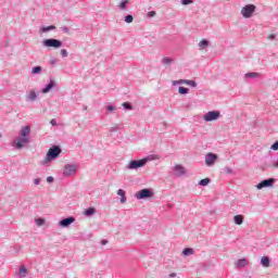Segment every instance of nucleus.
<instances>
[{
    "instance_id": "nucleus-18",
    "label": "nucleus",
    "mask_w": 278,
    "mask_h": 278,
    "mask_svg": "<svg viewBox=\"0 0 278 278\" xmlns=\"http://www.w3.org/2000/svg\"><path fill=\"white\" fill-rule=\"evenodd\" d=\"M198 47L200 48L201 51H203V49H207V47H210V41L207 39H202L198 43Z\"/></svg>"
},
{
    "instance_id": "nucleus-32",
    "label": "nucleus",
    "mask_w": 278,
    "mask_h": 278,
    "mask_svg": "<svg viewBox=\"0 0 278 278\" xmlns=\"http://www.w3.org/2000/svg\"><path fill=\"white\" fill-rule=\"evenodd\" d=\"M181 5H192L194 0H180Z\"/></svg>"
},
{
    "instance_id": "nucleus-47",
    "label": "nucleus",
    "mask_w": 278,
    "mask_h": 278,
    "mask_svg": "<svg viewBox=\"0 0 278 278\" xmlns=\"http://www.w3.org/2000/svg\"><path fill=\"white\" fill-rule=\"evenodd\" d=\"M50 125H52L53 127H55L58 125V122L55 119H51L50 121Z\"/></svg>"
},
{
    "instance_id": "nucleus-46",
    "label": "nucleus",
    "mask_w": 278,
    "mask_h": 278,
    "mask_svg": "<svg viewBox=\"0 0 278 278\" xmlns=\"http://www.w3.org/2000/svg\"><path fill=\"white\" fill-rule=\"evenodd\" d=\"M267 38H268V40H275V38H277V36L275 34H271Z\"/></svg>"
},
{
    "instance_id": "nucleus-8",
    "label": "nucleus",
    "mask_w": 278,
    "mask_h": 278,
    "mask_svg": "<svg viewBox=\"0 0 278 278\" xmlns=\"http://www.w3.org/2000/svg\"><path fill=\"white\" fill-rule=\"evenodd\" d=\"M253 12H255L254 4H248L241 9V14L243 18H251L253 16Z\"/></svg>"
},
{
    "instance_id": "nucleus-15",
    "label": "nucleus",
    "mask_w": 278,
    "mask_h": 278,
    "mask_svg": "<svg viewBox=\"0 0 278 278\" xmlns=\"http://www.w3.org/2000/svg\"><path fill=\"white\" fill-rule=\"evenodd\" d=\"M174 170L176 173V177H184L186 175V168L184 165H175Z\"/></svg>"
},
{
    "instance_id": "nucleus-24",
    "label": "nucleus",
    "mask_w": 278,
    "mask_h": 278,
    "mask_svg": "<svg viewBox=\"0 0 278 278\" xmlns=\"http://www.w3.org/2000/svg\"><path fill=\"white\" fill-rule=\"evenodd\" d=\"M245 79H255L257 77H260V74L258 73H255V72H250V73H247L244 75Z\"/></svg>"
},
{
    "instance_id": "nucleus-22",
    "label": "nucleus",
    "mask_w": 278,
    "mask_h": 278,
    "mask_svg": "<svg viewBox=\"0 0 278 278\" xmlns=\"http://www.w3.org/2000/svg\"><path fill=\"white\" fill-rule=\"evenodd\" d=\"M53 29H55V25H50V26H42L40 28V31L42 34H47V31H53Z\"/></svg>"
},
{
    "instance_id": "nucleus-44",
    "label": "nucleus",
    "mask_w": 278,
    "mask_h": 278,
    "mask_svg": "<svg viewBox=\"0 0 278 278\" xmlns=\"http://www.w3.org/2000/svg\"><path fill=\"white\" fill-rule=\"evenodd\" d=\"M61 29L64 34H68V31H70L68 27H66V26H62Z\"/></svg>"
},
{
    "instance_id": "nucleus-50",
    "label": "nucleus",
    "mask_w": 278,
    "mask_h": 278,
    "mask_svg": "<svg viewBox=\"0 0 278 278\" xmlns=\"http://www.w3.org/2000/svg\"><path fill=\"white\" fill-rule=\"evenodd\" d=\"M84 110H88V106H85Z\"/></svg>"
},
{
    "instance_id": "nucleus-31",
    "label": "nucleus",
    "mask_w": 278,
    "mask_h": 278,
    "mask_svg": "<svg viewBox=\"0 0 278 278\" xmlns=\"http://www.w3.org/2000/svg\"><path fill=\"white\" fill-rule=\"evenodd\" d=\"M178 92H179V94H188V92H190V89H188L186 87H179Z\"/></svg>"
},
{
    "instance_id": "nucleus-28",
    "label": "nucleus",
    "mask_w": 278,
    "mask_h": 278,
    "mask_svg": "<svg viewBox=\"0 0 278 278\" xmlns=\"http://www.w3.org/2000/svg\"><path fill=\"white\" fill-rule=\"evenodd\" d=\"M185 86H190L191 88H197V81L186 79L185 80Z\"/></svg>"
},
{
    "instance_id": "nucleus-17",
    "label": "nucleus",
    "mask_w": 278,
    "mask_h": 278,
    "mask_svg": "<svg viewBox=\"0 0 278 278\" xmlns=\"http://www.w3.org/2000/svg\"><path fill=\"white\" fill-rule=\"evenodd\" d=\"M261 264L264 268H269L270 267V257L268 256H263L261 258Z\"/></svg>"
},
{
    "instance_id": "nucleus-27",
    "label": "nucleus",
    "mask_w": 278,
    "mask_h": 278,
    "mask_svg": "<svg viewBox=\"0 0 278 278\" xmlns=\"http://www.w3.org/2000/svg\"><path fill=\"white\" fill-rule=\"evenodd\" d=\"M40 73H42V66L33 67V70H31L33 75H40Z\"/></svg>"
},
{
    "instance_id": "nucleus-37",
    "label": "nucleus",
    "mask_w": 278,
    "mask_h": 278,
    "mask_svg": "<svg viewBox=\"0 0 278 278\" xmlns=\"http://www.w3.org/2000/svg\"><path fill=\"white\" fill-rule=\"evenodd\" d=\"M270 149H271V151H278V141L274 142V143L270 146Z\"/></svg>"
},
{
    "instance_id": "nucleus-11",
    "label": "nucleus",
    "mask_w": 278,
    "mask_h": 278,
    "mask_svg": "<svg viewBox=\"0 0 278 278\" xmlns=\"http://www.w3.org/2000/svg\"><path fill=\"white\" fill-rule=\"evenodd\" d=\"M265 168H278V157L277 156H270L265 163Z\"/></svg>"
},
{
    "instance_id": "nucleus-4",
    "label": "nucleus",
    "mask_w": 278,
    "mask_h": 278,
    "mask_svg": "<svg viewBox=\"0 0 278 278\" xmlns=\"http://www.w3.org/2000/svg\"><path fill=\"white\" fill-rule=\"evenodd\" d=\"M42 47H46L47 49H60L62 47V42L59 39H43L42 40Z\"/></svg>"
},
{
    "instance_id": "nucleus-1",
    "label": "nucleus",
    "mask_w": 278,
    "mask_h": 278,
    "mask_svg": "<svg viewBox=\"0 0 278 278\" xmlns=\"http://www.w3.org/2000/svg\"><path fill=\"white\" fill-rule=\"evenodd\" d=\"M31 136V130L29 129V126H23L20 130V135L15 140L13 141V147L15 149L21 150L25 148V146L29 144Z\"/></svg>"
},
{
    "instance_id": "nucleus-10",
    "label": "nucleus",
    "mask_w": 278,
    "mask_h": 278,
    "mask_svg": "<svg viewBox=\"0 0 278 278\" xmlns=\"http://www.w3.org/2000/svg\"><path fill=\"white\" fill-rule=\"evenodd\" d=\"M274 184H275V178H268L258 182L256 185V188L257 190H263V188H273Z\"/></svg>"
},
{
    "instance_id": "nucleus-34",
    "label": "nucleus",
    "mask_w": 278,
    "mask_h": 278,
    "mask_svg": "<svg viewBox=\"0 0 278 278\" xmlns=\"http://www.w3.org/2000/svg\"><path fill=\"white\" fill-rule=\"evenodd\" d=\"M122 105L125 108V110H134V106H131V103L129 102H124Z\"/></svg>"
},
{
    "instance_id": "nucleus-43",
    "label": "nucleus",
    "mask_w": 278,
    "mask_h": 278,
    "mask_svg": "<svg viewBox=\"0 0 278 278\" xmlns=\"http://www.w3.org/2000/svg\"><path fill=\"white\" fill-rule=\"evenodd\" d=\"M155 11H150V12H148V17L149 18H153V16H155Z\"/></svg>"
},
{
    "instance_id": "nucleus-19",
    "label": "nucleus",
    "mask_w": 278,
    "mask_h": 278,
    "mask_svg": "<svg viewBox=\"0 0 278 278\" xmlns=\"http://www.w3.org/2000/svg\"><path fill=\"white\" fill-rule=\"evenodd\" d=\"M117 194H118V197H121V203H127V195H125V190H123V189H118L117 190Z\"/></svg>"
},
{
    "instance_id": "nucleus-41",
    "label": "nucleus",
    "mask_w": 278,
    "mask_h": 278,
    "mask_svg": "<svg viewBox=\"0 0 278 278\" xmlns=\"http://www.w3.org/2000/svg\"><path fill=\"white\" fill-rule=\"evenodd\" d=\"M106 110H108V112H114V110H116V106L109 105V106H106Z\"/></svg>"
},
{
    "instance_id": "nucleus-30",
    "label": "nucleus",
    "mask_w": 278,
    "mask_h": 278,
    "mask_svg": "<svg viewBox=\"0 0 278 278\" xmlns=\"http://www.w3.org/2000/svg\"><path fill=\"white\" fill-rule=\"evenodd\" d=\"M210 185V178H204L199 180L198 186H208Z\"/></svg>"
},
{
    "instance_id": "nucleus-29",
    "label": "nucleus",
    "mask_w": 278,
    "mask_h": 278,
    "mask_svg": "<svg viewBox=\"0 0 278 278\" xmlns=\"http://www.w3.org/2000/svg\"><path fill=\"white\" fill-rule=\"evenodd\" d=\"M96 210L93 207H89L85 210L84 214L85 216H92L94 214Z\"/></svg>"
},
{
    "instance_id": "nucleus-16",
    "label": "nucleus",
    "mask_w": 278,
    "mask_h": 278,
    "mask_svg": "<svg viewBox=\"0 0 278 278\" xmlns=\"http://www.w3.org/2000/svg\"><path fill=\"white\" fill-rule=\"evenodd\" d=\"M249 266V261L247 258H241V260H238L236 263H235V268H244Z\"/></svg>"
},
{
    "instance_id": "nucleus-20",
    "label": "nucleus",
    "mask_w": 278,
    "mask_h": 278,
    "mask_svg": "<svg viewBox=\"0 0 278 278\" xmlns=\"http://www.w3.org/2000/svg\"><path fill=\"white\" fill-rule=\"evenodd\" d=\"M17 275L21 278L27 277V267H25V265H22L20 267V270H18Z\"/></svg>"
},
{
    "instance_id": "nucleus-33",
    "label": "nucleus",
    "mask_w": 278,
    "mask_h": 278,
    "mask_svg": "<svg viewBox=\"0 0 278 278\" xmlns=\"http://www.w3.org/2000/svg\"><path fill=\"white\" fill-rule=\"evenodd\" d=\"M186 85V79H179V80H174L173 81V86H177V85Z\"/></svg>"
},
{
    "instance_id": "nucleus-23",
    "label": "nucleus",
    "mask_w": 278,
    "mask_h": 278,
    "mask_svg": "<svg viewBox=\"0 0 278 278\" xmlns=\"http://www.w3.org/2000/svg\"><path fill=\"white\" fill-rule=\"evenodd\" d=\"M173 62H175V60H173L172 58L165 56L162 59V64H164V66H170V64H173Z\"/></svg>"
},
{
    "instance_id": "nucleus-5",
    "label": "nucleus",
    "mask_w": 278,
    "mask_h": 278,
    "mask_svg": "<svg viewBox=\"0 0 278 278\" xmlns=\"http://www.w3.org/2000/svg\"><path fill=\"white\" fill-rule=\"evenodd\" d=\"M77 175V165L66 164L63 169V177H74Z\"/></svg>"
},
{
    "instance_id": "nucleus-42",
    "label": "nucleus",
    "mask_w": 278,
    "mask_h": 278,
    "mask_svg": "<svg viewBox=\"0 0 278 278\" xmlns=\"http://www.w3.org/2000/svg\"><path fill=\"white\" fill-rule=\"evenodd\" d=\"M40 181H42V179H40V178H35V179H34V185H35V186H40Z\"/></svg>"
},
{
    "instance_id": "nucleus-26",
    "label": "nucleus",
    "mask_w": 278,
    "mask_h": 278,
    "mask_svg": "<svg viewBox=\"0 0 278 278\" xmlns=\"http://www.w3.org/2000/svg\"><path fill=\"white\" fill-rule=\"evenodd\" d=\"M127 5H129V0H122L118 8L119 10H127Z\"/></svg>"
},
{
    "instance_id": "nucleus-39",
    "label": "nucleus",
    "mask_w": 278,
    "mask_h": 278,
    "mask_svg": "<svg viewBox=\"0 0 278 278\" xmlns=\"http://www.w3.org/2000/svg\"><path fill=\"white\" fill-rule=\"evenodd\" d=\"M36 225H38L39 227H41V225H45V219H42V218L36 219Z\"/></svg>"
},
{
    "instance_id": "nucleus-14",
    "label": "nucleus",
    "mask_w": 278,
    "mask_h": 278,
    "mask_svg": "<svg viewBox=\"0 0 278 278\" xmlns=\"http://www.w3.org/2000/svg\"><path fill=\"white\" fill-rule=\"evenodd\" d=\"M53 88H55V80L51 79L50 83L41 89V92L42 94H47L48 92H51Z\"/></svg>"
},
{
    "instance_id": "nucleus-36",
    "label": "nucleus",
    "mask_w": 278,
    "mask_h": 278,
    "mask_svg": "<svg viewBox=\"0 0 278 278\" xmlns=\"http://www.w3.org/2000/svg\"><path fill=\"white\" fill-rule=\"evenodd\" d=\"M224 173H225L226 175H232V174H233V169H231V167H225V168H224Z\"/></svg>"
},
{
    "instance_id": "nucleus-38",
    "label": "nucleus",
    "mask_w": 278,
    "mask_h": 278,
    "mask_svg": "<svg viewBox=\"0 0 278 278\" xmlns=\"http://www.w3.org/2000/svg\"><path fill=\"white\" fill-rule=\"evenodd\" d=\"M61 55H62V58H68V51H66V49H62Z\"/></svg>"
},
{
    "instance_id": "nucleus-25",
    "label": "nucleus",
    "mask_w": 278,
    "mask_h": 278,
    "mask_svg": "<svg viewBox=\"0 0 278 278\" xmlns=\"http://www.w3.org/2000/svg\"><path fill=\"white\" fill-rule=\"evenodd\" d=\"M182 255H186V256H188V255H194V249L185 248V249L182 250Z\"/></svg>"
},
{
    "instance_id": "nucleus-13",
    "label": "nucleus",
    "mask_w": 278,
    "mask_h": 278,
    "mask_svg": "<svg viewBox=\"0 0 278 278\" xmlns=\"http://www.w3.org/2000/svg\"><path fill=\"white\" fill-rule=\"evenodd\" d=\"M73 223H75V217L71 216V217L62 219L59 223V226H61V227H71V225H73Z\"/></svg>"
},
{
    "instance_id": "nucleus-45",
    "label": "nucleus",
    "mask_w": 278,
    "mask_h": 278,
    "mask_svg": "<svg viewBox=\"0 0 278 278\" xmlns=\"http://www.w3.org/2000/svg\"><path fill=\"white\" fill-rule=\"evenodd\" d=\"M48 184H53L54 178L52 176L47 177Z\"/></svg>"
},
{
    "instance_id": "nucleus-6",
    "label": "nucleus",
    "mask_w": 278,
    "mask_h": 278,
    "mask_svg": "<svg viewBox=\"0 0 278 278\" xmlns=\"http://www.w3.org/2000/svg\"><path fill=\"white\" fill-rule=\"evenodd\" d=\"M218 118H220L219 111H208L203 115V121H205V123H212L214 121H218Z\"/></svg>"
},
{
    "instance_id": "nucleus-12",
    "label": "nucleus",
    "mask_w": 278,
    "mask_h": 278,
    "mask_svg": "<svg viewBox=\"0 0 278 278\" xmlns=\"http://www.w3.org/2000/svg\"><path fill=\"white\" fill-rule=\"evenodd\" d=\"M216 160H218V155H216L215 153H207L205 155V164L206 166H214V164L216 163Z\"/></svg>"
},
{
    "instance_id": "nucleus-3",
    "label": "nucleus",
    "mask_w": 278,
    "mask_h": 278,
    "mask_svg": "<svg viewBox=\"0 0 278 278\" xmlns=\"http://www.w3.org/2000/svg\"><path fill=\"white\" fill-rule=\"evenodd\" d=\"M61 153H62V148H60V146H53L52 148H50L46 157L43 159V161H41L42 166H47L49 162H53V160H58Z\"/></svg>"
},
{
    "instance_id": "nucleus-49",
    "label": "nucleus",
    "mask_w": 278,
    "mask_h": 278,
    "mask_svg": "<svg viewBox=\"0 0 278 278\" xmlns=\"http://www.w3.org/2000/svg\"><path fill=\"white\" fill-rule=\"evenodd\" d=\"M101 243L102 244H108V240H102Z\"/></svg>"
},
{
    "instance_id": "nucleus-21",
    "label": "nucleus",
    "mask_w": 278,
    "mask_h": 278,
    "mask_svg": "<svg viewBox=\"0 0 278 278\" xmlns=\"http://www.w3.org/2000/svg\"><path fill=\"white\" fill-rule=\"evenodd\" d=\"M235 225H242L244 223V217L242 215L233 216Z\"/></svg>"
},
{
    "instance_id": "nucleus-40",
    "label": "nucleus",
    "mask_w": 278,
    "mask_h": 278,
    "mask_svg": "<svg viewBox=\"0 0 278 278\" xmlns=\"http://www.w3.org/2000/svg\"><path fill=\"white\" fill-rule=\"evenodd\" d=\"M110 131H111V134H114V132L118 131V125L112 126L110 128Z\"/></svg>"
},
{
    "instance_id": "nucleus-7",
    "label": "nucleus",
    "mask_w": 278,
    "mask_h": 278,
    "mask_svg": "<svg viewBox=\"0 0 278 278\" xmlns=\"http://www.w3.org/2000/svg\"><path fill=\"white\" fill-rule=\"evenodd\" d=\"M135 197L139 201L142 200V199H151V197H153V190H151V189H141V190L136 192Z\"/></svg>"
},
{
    "instance_id": "nucleus-48",
    "label": "nucleus",
    "mask_w": 278,
    "mask_h": 278,
    "mask_svg": "<svg viewBox=\"0 0 278 278\" xmlns=\"http://www.w3.org/2000/svg\"><path fill=\"white\" fill-rule=\"evenodd\" d=\"M169 277H170V278L177 277V274L172 273V274H169Z\"/></svg>"
},
{
    "instance_id": "nucleus-35",
    "label": "nucleus",
    "mask_w": 278,
    "mask_h": 278,
    "mask_svg": "<svg viewBox=\"0 0 278 278\" xmlns=\"http://www.w3.org/2000/svg\"><path fill=\"white\" fill-rule=\"evenodd\" d=\"M125 23H134V15H126Z\"/></svg>"
},
{
    "instance_id": "nucleus-9",
    "label": "nucleus",
    "mask_w": 278,
    "mask_h": 278,
    "mask_svg": "<svg viewBox=\"0 0 278 278\" xmlns=\"http://www.w3.org/2000/svg\"><path fill=\"white\" fill-rule=\"evenodd\" d=\"M38 97H40V92L31 89L26 96L25 101L26 103H34V101L38 100Z\"/></svg>"
},
{
    "instance_id": "nucleus-2",
    "label": "nucleus",
    "mask_w": 278,
    "mask_h": 278,
    "mask_svg": "<svg viewBox=\"0 0 278 278\" xmlns=\"http://www.w3.org/2000/svg\"><path fill=\"white\" fill-rule=\"evenodd\" d=\"M149 160H160V155L153 154L149 156L148 159H141V160H132L129 162V164L126 165L127 170H138V168H142L143 166H147V162Z\"/></svg>"
}]
</instances>
